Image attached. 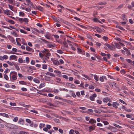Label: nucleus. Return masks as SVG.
<instances>
[{
	"label": "nucleus",
	"mask_w": 134,
	"mask_h": 134,
	"mask_svg": "<svg viewBox=\"0 0 134 134\" xmlns=\"http://www.w3.org/2000/svg\"><path fill=\"white\" fill-rule=\"evenodd\" d=\"M17 73L15 71H12L10 75V80L11 81L14 82L17 79Z\"/></svg>",
	"instance_id": "f257e3e1"
},
{
	"label": "nucleus",
	"mask_w": 134,
	"mask_h": 134,
	"mask_svg": "<svg viewBox=\"0 0 134 134\" xmlns=\"http://www.w3.org/2000/svg\"><path fill=\"white\" fill-rule=\"evenodd\" d=\"M41 52L44 53L47 59H49V57L51 56V53L49 52V50L47 49H44L43 50L41 51Z\"/></svg>",
	"instance_id": "f03ea898"
},
{
	"label": "nucleus",
	"mask_w": 134,
	"mask_h": 134,
	"mask_svg": "<svg viewBox=\"0 0 134 134\" xmlns=\"http://www.w3.org/2000/svg\"><path fill=\"white\" fill-rule=\"evenodd\" d=\"M37 91H39L40 92H52V89L50 88H44L43 90H41L40 91H39L38 90L36 89Z\"/></svg>",
	"instance_id": "7ed1b4c3"
},
{
	"label": "nucleus",
	"mask_w": 134,
	"mask_h": 134,
	"mask_svg": "<svg viewBox=\"0 0 134 134\" xmlns=\"http://www.w3.org/2000/svg\"><path fill=\"white\" fill-rule=\"evenodd\" d=\"M8 127L10 129H18V127L15 125L10 124H8L7 125Z\"/></svg>",
	"instance_id": "20e7f679"
},
{
	"label": "nucleus",
	"mask_w": 134,
	"mask_h": 134,
	"mask_svg": "<svg viewBox=\"0 0 134 134\" xmlns=\"http://www.w3.org/2000/svg\"><path fill=\"white\" fill-rule=\"evenodd\" d=\"M9 59L10 60L16 61L17 60V57L15 55H12L10 56Z\"/></svg>",
	"instance_id": "39448f33"
},
{
	"label": "nucleus",
	"mask_w": 134,
	"mask_h": 134,
	"mask_svg": "<svg viewBox=\"0 0 134 134\" xmlns=\"http://www.w3.org/2000/svg\"><path fill=\"white\" fill-rule=\"evenodd\" d=\"M46 44L47 47L49 48H52L55 47V45L52 44V42H51L48 41Z\"/></svg>",
	"instance_id": "423d86ee"
},
{
	"label": "nucleus",
	"mask_w": 134,
	"mask_h": 134,
	"mask_svg": "<svg viewBox=\"0 0 134 134\" xmlns=\"http://www.w3.org/2000/svg\"><path fill=\"white\" fill-rule=\"evenodd\" d=\"M66 85L69 87H70L71 88H74L76 87L75 86L74 84L68 82L66 83Z\"/></svg>",
	"instance_id": "0eeeda50"
},
{
	"label": "nucleus",
	"mask_w": 134,
	"mask_h": 134,
	"mask_svg": "<svg viewBox=\"0 0 134 134\" xmlns=\"http://www.w3.org/2000/svg\"><path fill=\"white\" fill-rule=\"evenodd\" d=\"M8 58V57L7 55H4L3 56L0 55V59L2 61L4 59L6 60Z\"/></svg>",
	"instance_id": "6e6552de"
},
{
	"label": "nucleus",
	"mask_w": 134,
	"mask_h": 134,
	"mask_svg": "<svg viewBox=\"0 0 134 134\" xmlns=\"http://www.w3.org/2000/svg\"><path fill=\"white\" fill-rule=\"evenodd\" d=\"M105 45L108 47L109 49L111 50H113L115 47L114 45L110 46L108 43H106L105 44Z\"/></svg>",
	"instance_id": "1a4fd4ad"
},
{
	"label": "nucleus",
	"mask_w": 134,
	"mask_h": 134,
	"mask_svg": "<svg viewBox=\"0 0 134 134\" xmlns=\"http://www.w3.org/2000/svg\"><path fill=\"white\" fill-rule=\"evenodd\" d=\"M35 9L41 11H42L43 10V8L39 5L36 6Z\"/></svg>",
	"instance_id": "9d476101"
},
{
	"label": "nucleus",
	"mask_w": 134,
	"mask_h": 134,
	"mask_svg": "<svg viewBox=\"0 0 134 134\" xmlns=\"http://www.w3.org/2000/svg\"><path fill=\"white\" fill-rule=\"evenodd\" d=\"M119 105V103L116 102H114L113 103L112 106L115 108H118V106Z\"/></svg>",
	"instance_id": "9b49d317"
},
{
	"label": "nucleus",
	"mask_w": 134,
	"mask_h": 134,
	"mask_svg": "<svg viewBox=\"0 0 134 134\" xmlns=\"http://www.w3.org/2000/svg\"><path fill=\"white\" fill-rule=\"evenodd\" d=\"M105 79L107 80V78L105 76H102L99 77V80L100 81L103 82L104 81Z\"/></svg>",
	"instance_id": "f8f14e48"
},
{
	"label": "nucleus",
	"mask_w": 134,
	"mask_h": 134,
	"mask_svg": "<svg viewBox=\"0 0 134 134\" xmlns=\"http://www.w3.org/2000/svg\"><path fill=\"white\" fill-rule=\"evenodd\" d=\"M18 123L20 124L21 125H23L24 124V120L21 118H20L19 120Z\"/></svg>",
	"instance_id": "ddd939ff"
},
{
	"label": "nucleus",
	"mask_w": 134,
	"mask_h": 134,
	"mask_svg": "<svg viewBox=\"0 0 134 134\" xmlns=\"http://www.w3.org/2000/svg\"><path fill=\"white\" fill-rule=\"evenodd\" d=\"M0 115L4 117L9 118V116L7 114L5 113H0Z\"/></svg>",
	"instance_id": "4468645a"
},
{
	"label": "nucleus",
	"mask_w": 134,
	"mask_h": 134,
	"mask_svg": "<svg viewBox=\"0 0 134 134\" xmlns=\"http://www.w3.org/2000/svg\"><path fill=\"white\" fill-rule=\"evenodd\" d=\"M46 85L45 83L43 82L41 83L39 86H38V88L40 89L44 87Z\"/></svg>",
	"instance_id": "2eb2a0df"
},
{
	"label": "nucleus",
	"mask_w": 134,
	"mask_h": 134,
	"mask_svg": "<svg viewBox=\"0 0 134 134\" xmlns=\"http://www.w3.org/2000/svg\"><path fill=\"white\" fill-rule=\"evenodd\" d=\"M44 36L47 39H50L51 38V34L49 33L45 35Z\"/></svg>",
	"instance_id": "dca6fc26"
},
{
	"label": "nucleus",
	"mask_w": 134,
	"mask_h": 134,
	"mask_svg": "<svg viewBox=\"0 0 134 134\" xmlns=\"http://www.w3.org/2000/svg\"><path fill=\"white\" fill-rule=\"evenodd\" d=\"M18 62L20 63H25V60H23L21 58H19L18 59Z\"/></svg>",
	"instance_id": "f3484780"
},
{
	"label": "nucleus",
	"mask_w": 134,
	"mask_h": 134,
	"mask_svg": "<svg viewBox=\"0 0 134 134\" xmlns=\"http://www.w3.org/2000/svg\"><path fill=\"white\" fill-rule=\"evenodd\" d=\"M9 11L10 10L7 9L3 10V12L4 13L7 15H10Z\"/></svg>",
	"instance_id": "a211bd4d"
},
{
	"label": "nucleus",
	"mask_w": 134,
	"mask_h": 134,
	"mask_svg": "<svg viewBox=\"0 0 134 134\" xmlns=\"http://www.w3.org/2000/svg\"><path fill=\"white\" fill-rule=\"evenodd\" d=\"M96 120L93 119H91L89 121V122L91 124H93L94 123H96Z\"/></svg>",
	"instance_id": "6ab92c4d"
},
{
	"label": "nucleus",
	"mask_w": 134,
	"mask_h": 134,
	"mask_svg": "<svg viewBox=\"0 0 134 134\" xmlns=\"http://www.w3.org/2000/svg\"><path fill=\"white\" fill-rule=\"evenodd\" d=\"M54 72L57 74L58 76H61V72L59 71L55 70L54 71Z\"/></svg>",
	"instance_id": "aec40b11"
},
{
	"label": "nucleus",
	"mask_w": 134,
	"mask_h": 134,
	"mask_svg": "<svg viewBox=\"0 0 134 134\" xmlns=\"http://www.w3.org/2000/svg\"><path fill=\"white\" fill-rule=\"evenodd\" d=\"M21 42L24 45H27V43L24 39L23 38H21Z\"/></svg>",
	"instance_id": "412c9836"
},
{
	"label": "nucleus",
	"mask_w": 134,
	"mask_h": 134,
	"mask_svg": "<svg viewBox=\"0 0 134 134\" xmlns=\"http://www.w3.org/2000/svg\"><path fill=\"white\" fill-rule=\"evenodd\" d=\"M26 49L27 51H34V50L32 48L28 46H26Z\"/></svg>",
	"instance_id": "4be33fe9"
},
{
	"label": "nucleus",
	"mask_w": 134,
	"mask_h": 134,
	"mask_svg": "<svg viewBox=\"0 0 134 134\" xmlns=\"http://www.w3.org/2000/svg\"><path fill=\"white\" fill-rule=\"evenodd\" d=\"M93 21L97 22H98L100 23H102L97 18H94L93 19Z\"/></svg>",
	"instance_id": "5701e85b"
},
{
	"label": "nucleus",
	"mask_w": 134,
	"mask_h": 134,
	"mask_svg": "<svg viewBox=\"0 0 134 134\" xmlns=\"http://www.w3.org/2000/svg\"><path fill=\"white\" fill-rule=\"evenodd\" d=\"M114 44L117 48L118 49L121 48V46L120 45L119 43L115 42Z\"/></svg>",
	"instance_id": "b1692460"
},
{
	"label": "nucleus",
	"mask_w": 134,
	"mask_h": 134,
	"mask_svg": "<svg viewBox=\"0 0 134 134\" xmlns=\"http://www.w3.org/2000/svg\"><path fill=\"white\" fill-rule=\"evenodd\" d=\"M35 83H40V80L37 78H34L33 79Z\"/></svg>",
	"instance_id": "393cba45"
},
{
	"label": "nucleus",
	"mask_w": 134,
	"mask_h": 134,
	"mask_svg": "<svg viewBox=\"0 0 134 134\" xmlns=\"http://www.w3.org/2000/svg\"><path fill=\"white\" fill-rule=\"evenodd\" d=\"M53 63L56 65L60 64L59 62L57 60H54L53 62Z\"/></svg>",
	"instance_id": "a878e982"
},
{
	"label": "nucleus",
	"mask_w": 134,
	"mask_h": 134,
	"mask_svg": "<svg viewBox=\"0 0 134 134\" xmlns=\"http://www.w3.org/2000/svg\"><path fill=\"white\" fill-rule=\"evenodd\" d=\"M111 131L113 132H116L117 131V130L116 128L114 127H112L111 129Z\"/></svg>",
	"instance_id": "bb28decb"
},
{
	"label": "nucleus",
	"mask_w": 134,
	"mask_h": 134,
	"mask_svg": "<svg viewBox=\"0 0 134 134\" xmlns=\"http://www.w3.org/2000/svg\"><path fill=\"white\" fill-rule=\"evenodd\" d=\"M52 92H54L56 93H57L59 92V91L58 89H54L53 90H52Z\"/></svg>",
	"instance_id": "cd10ccee"
},
{
	"label": "nucleus",
	"mask_w": 134,
	"mask_h": 134,
	"mask_svg": "<svg viewBox=\"0 0 134 134\" xmlns=\"http://www.w3.org/2000/svg\"><path fill=\"white\" fill-rule=\"evenodd\" d=\"M82 76L84 77H85L88 80H90L91 79L88 76L85 75V74H82Z\"/></svg>",
	"instance_id": "c85d7f7f"
},
{
	"label": "nucleus",
	"mask_w": 134,
	"mask_h": 134,
	"mask_svg": "<svg viewBox=\"0 0 134 134\" xmlns=\"http://www.w3.org/2000/svg\"><path fill=\"white\" fill-rule=\"evenodd\" d=\"M11 34L13 36H14L16 37H17L18 36V35L15 32L13 31V32H11Z\"/></svg>",
	"instance_id": "c756f323"
},
{
	"label": "nucleus",
	"mask_w": 134,
	"mask_h": 134,
	"mask_svg": "<svg viewBox=\"0 0 134 134\" xmlns=\"http://www.w3.org/2000/svg\"><path fill=\"white\" fill-rule=\"evenodd\" d=\"M25 14L22 12H20L19 13V16H21L23 17L24 16Z\"/></svg>",
	"instance_id": "7c9ffc66"
},
{
	"label": "nucleus",
	"mask_w": 134,
	"mask_h": 134,
	"mask_svg": "<svg viewBox=\"0 0 134 134\" xmlns=\"http://www.w3.org/2000/svg\"><path fill=\"white\" fill-rule=\"evenodd\" d=\"M116 84L114 82H111L110 84V85L112 87H113L114 86L116 87Z\"/></svg>",
	"instance_id": "2f4dec72"
},
{
	"label": "nucleus",
	"mask_w": 134,
	"mask_h": 134,
	"mask_svg": "<svg viewBox=\"0 0 134 134\" xmlns=\"http://www.w3.org/2000/svg\"><path fill=\"white\" fill-rule=\"evenodd\" d=\"M8 6L9 7V8L12 10L13 11L14 7L13 6L10 5L9 4H8Z\"/></svg>",
	"instance_id": "473e14b6"
},
{
	"label": "nucleus",
	"mask_w": 134,
	"mask_h": 134,
	"mask_svg": "<svg viewBox=\"0 0 134 134\" xmlns=\"http://www.w3.org/2000/svg\"><path fill=\"white\" fill-rule=\"evenodd\" d=\"M55 99H57L59 100H63V99L60 97L58 96H56L55 97Z\"/></svg>",
	"instance_id": "72a5a7b5"
},
{
	"label": "nucleus",
	"mask_w": 134,
	"mask_h": 134,
	"mask_svg": "<svg viewBox=\"0 0 134 134\" xmlns=\"http://www.w3.org/2000/svg\"><path fill=\"white\" fill-rule=\"evenodd\" d=\"M45 125L44 124H40L39 125V127L40 129H41L42 127H45Z\"/></svg>",
	"instance_id": "f704fd0d"
},
{
	"label": "nucleus",
	"mask_w": 134,
	"mask_h": 134,
	"mask_svg": "<svg viewBox=\"0 0 134 134\" xmlns=\"http://www.w3.org/2000/svg\"><path fill=\"white\" fill-rule=\"evenodd\" d=\"M42 68L43 69H46L47 68V65L46 64H42Z\"/></svg>",
	"instance_id": "c9c22d12"
},
{
	"label": "nucleus",
	"mask_w": 134,
	"mask_h": 134,
	"mask_svg": "<svg viewBox=\"0 0 134 134\" xmlns=\"http://www.w3.org/2000/svg\"><path fill=\"white\" fill-rule=\"evenodd\" d=\"M59 90L60 91H65L66 92L68 91V90L67 89H65V88H60L59 89Z\"/></svg>",
	"instance_id": "e433bc0d"
},
{
	"label": "nucleus",
	"mask_w": 134,
	"mask_h": 134,
	"mask_svg": "<svg viewBox=\"0 0 134 134\" xmlns=\"http://www.w3.org/2000/svg\"><path fill=\"white\" fill-rule=\"evenodd\" d=\"M94 79L97 81L99 80V77H98L95 74L94 75Z\"/></svg>",
	"instance_id": "4c0bfd02"
},
{
	"label": "nucleus",
	"mask_w": 134,
	"mask_h": 134,
	"mask_svg": "<svg viewBox=\"0 0 134 134\" xmlns=\"http://www.w3.org/2000/svg\"><path fill=\"white\" fill-rule=\"evenodd\" d=\"M25 61L27 64L29 63L30 62L29 58V57H26L25 58Z\"/></svg>",
	"instance_id": "58836bf2"
},
{
	"label": "nucleus",
	"mask_w": 134,
	"mask_h": 134,
	"mask_svg": "<svg viewBox=\"0 0 134 134\" xmlns=\"http://www.w3.org/2000/svg\"><path fill=\"white\" fill-rule=\"evenodd\" d=\"M19 83L21 85H25L26 83L25 82L21 81H19Z\"/></svg>",
	"instance_id": "ea45409f"
},
{
	"label": "nucleus",
	"mask_w": 134,
	"mask_h": 134,
	"mask_svg": "<svg viewBox=\"0 0 134 134\" xmlns=\"http://www.w3.org/2000/svg\"><path fill=\"white\" fill-rule=\"evenodd\" d=\"M39 55L42 59H44V57H43L44 55L42 54L41 53H40L39 54Z\"/></svg>",
	"instance_id": "a19ab883"
},
{
	"label": "nucleus",
	"mask_w": 134,
	"mask_h": 134,
	"mask_svg": "<svg viewBox=\"0 0 134 134\" xmlns=\"http://www.w3.org/2000/svg\"><path fill=\"white\" fill-rule=\"evenodd\" d=\"M19 134H29L27 132L21 131H20L19 133Z\"/></svg>",
	"instance_id": "79ce46f5"
},
{
	"label": "nucleus",
	"mask_w": 134,
	"mask_h": 134,
	"mask_svg": "<svg viewBox=\"0 0 134 134\" xmlns=\"http://www.w3.org/2000/svg\"><path fill=\"white\" fill-rule=\"evenodd\" d=\"M4 78L6 80H7L9 79V77L7 76V75L6 74H4L3 75Z\"/></svg>",
	"instance_id": "37998d69"
},
{
	"label": "nucleus",
	"mask_w": 134,
	"mask_h": 134,
	"mask_svg": "<svg viewBox=\"0 0 134 134\" xmlns=\"http://www.w3.org/2000/svg\"><path fill=\"white\" fill-rule=\"evenodd\" d=\"M8 22L11 24H15L14 22L11 19H9Z\"/></svg>",
	"instance_id": "c03bdc74"
},
{
	"label": "nucleus",
	"mask_w": 134,
	"mask_h": 134,
	"mask_svg": "<svg viewBox=\"0 0 134 134\" xmlns=\"http://www.w3.org/2000/svg\"><path fill=\"white\" fill-rule=\"evenodd\" d=\"M14 65L15 66V68L16 69L18 70H20V68L19 66L17 64H14Z\"/></svg>",
	"instance_id": "a18cd8bd"
},
{
	"label": "nucleus",
	"mask_w": 134,
	"mask_h": 134,
	"mask_svg": "<svg viewBox=\"0 0 134 134\" xmlns=\"http://www.w3.org/2000/svg\"><path fill=\"white\" fill-rule=\"evenodd\" d=\"M20 32L22 33H24V34H27V32L26 31H25L23 30L20 29Z\"/></svg>",
	"instance_id": "49530a36"
},
{
	"label": "nucleus",
	"mask_w": 134,
	"mask_h": 134,
	"mask_svg": "<svg viewBox=\"0 0 134 134\" xmlns=\"http://www.w3.org/2000/svg\"><path fill=\"white\" fill-rule=\"evenodd\" d=\"M47 74L51 76L55 77V75L53 73L48 72Z\"/></svg>",
	"instance_id": "de8ad7c7"
},
{
	"label": "nucleus",
	"mask_w": 134,
	"mask_h": 134,
	"mask_svg": "<svg viewBox=\"0 0 134 134\" xmlns=\"http://www.w3.org/2000/svg\"><path fill=\"white\" fill-rule=\"evenodd\" d=\"M47 58H46V57L44 58V59H43V60L42 62L43 63H46L47 62H48V60L47 59Z\"/></svg>",
	"instance_id": "09e8293b"
},
{
	"label": "nucleus",
	"mask_w": 134,
	"mask_h": 134,
	"mask_svg": "<svg viewBox=\"0 0 134 134\" xmlns=\"http://www.w3.org/2000/svg\"><path fill=\"white\" fill-rule=\"evenodd\" d=\"M65 102L69 103L70 104H74V102L72 101H64Z\"/></svg>",
	"instance_id": "8fccbe9b"
},
{
	"label": "nucleus",
	"mask_w": 134,
	"mask_h": 134,
	"mask_svg": "<svg viewBox=\"0 0 134 134\" xmlns=\"http://www.w3.org/2000/svg\"><path fill=\"white\" fill-rule=\"evenodd\" d=\"M7 63L8 64L12 66L13 64V62H11L9 61H7Z\"/></svg>",
	"instance_id": "3c124183"
},
{
	"label": "nucleus",
	"mask_w": 134,
	"mask_h": 134,
	"mask_svg": "<svg viewBox=\"0 0 134 134\" xmlns=\"http://www.w3.org/2000/svg\"><path fill=\"white\" fill-rule=\"evenodd\" d=\"M89 128L90 132H91V131L94 129V127L92 126H90L89 127Z\"/></svg>",
	"instance_id": "603ef678"
},
{
	"label": "nucleus",
	"mask_w": 134,
	"mask_h": 134,
	"mask_svg": "<svg viewBox=\"0 0 134 134\" xmlns=\"http://www.w3.org/2000/svg\"><path fill=\"white\" fill-rule=\"evenodd\" d=\"M8 3L11 4H13L14 0H8Z\"/></svg>",
	"instance_id": "864d4df0"
},
{
	"label": "nucleus",
	"mask_w": 134,
	"mask_h": 134,
	"mask_svg": "<svg viewBox=\"0 0 134 134\" xmlns=\"http://www.w3.org/2000/svg\"><path fill=\"white\" fill-rule=\"evenodd\" d=\"M121 19L124 20H125L126 19L125 18V15L124 14H122L121 15Z\"/></svg>",
	"instance_id": "5fc2aeb1"
},
{
	"label": "nucleus",
	"mask_w": 134,
	"mask_h": 134,
	"mask_svg": "<svg viewBox=\"0 0 134 134\" xmlns=\"http://www.w3.org/2000/svg\"><path fill=\"white\" fill-rule=\"evenodd\" d=\"M9 71L10 70L8 68H6L5 69V71H4V73L6 74L7 73L9 72Z\"/></svg>",
	"instance_id": "6e6d98bb"
},
{
	"label": "nucleus",
	"mask_w": 134,
	"mask_h": 134,
	"mask_svg": "<svg viewBox=\"0 0 134 134\" xmlns=\"http://www.w3.org/2000/svg\"><path fill=\"white\" fill-rule=\"evenodd\" d=\"M18 118L17 117H15L14 118L13 120V121L15 122H17L18 120Z\"/></svg>",
	"instance_id": "4d7b16f0"
},
{
	"label": "nucleus",
	"mask_w": 134,
	"mask_h": 134,
	"mask_svg": "<svg viewBox=\"0 0 134 134\" xmlns=\"http://www.w3.org/2000/svg\"><path fill=\"white\" fill-rule=\"evenodd\" d=\"M23 20V22H25L26 23H27L28 22V19L26 18H24Z\"/></svg>",
	"instance_id": "13d9d810"
},
{
	"label": "nucleus",
	"mask_w": 134,
	"mask_h": 134,
	"mask_svg": "<svg viewBox=\"0 0 134 134\" xmlns=\"http://www.w3.org/2000/svg\"><path fill=\"white\" fill-rule=\"evenodd\" d=\"M77 49L78 52V53H81L82 52V50L81 49H80L79 48H77Z\"/></svg>",
	"instance_id": "bf43d9fd"
},
{
	"label": "nucleus",
	"mask_w": 134,
	"mask_h": 134,
	"mask_svg": "<svg viewBox=\"0 0 134 134\" xmlns=\"http://www.w3.org/2000/svg\"><path fill=\"white\" fill-rule=\"evenodd\" d=\"M45 80L46 81H50V79L49 77H46L45 78Z\"/></svg>",
	"instance_id": "052dcab7"
},
{
	"label": "nucleus",
	"mask_w": 134,
	"mask_h": 134,
	"mask_svg": "<svg viewBox=\"0 0 134 134\" xmlns=\"http://www.w3.org/2000/svg\"><path fill=\"white\" fill-rule=\"evenodd\" d=\"M74 82L77 84H79L80 83V82L79 81L77 80H75L74 81Z\"/></svg>",
	"instance_id": "680f3d73"
},
{
	"label": "nucleus",
	"mask_w": 134,
	"mask_h": 134,
	"mask_svg": "<svg viewBox=\"0 0 134 134\" xmlns=\"http://www.w3.org/2000/svg\"><path fill=\"white\" fill-rule=\"evenodd\" d=\"M87 38H88L90 39L91 40H93L92 37L91 36H90V35H87Z\"/></svg>",
	"instance_id": "e2e57ef3"
},
{
	"label": "nucleus",
	"mask_w": 134,
	"mask_h": 134,
	"mask_svg": "<svg viewBox=\"0 0 134 134\" xmlns=\"http://www.w3.org/2000/svg\"><path fill=\"white\" fill-rule=\"evenodd\" d=\"M103 122L104 123L105 125H107L109 124V122L107 121H104Z\"/></svg>",
	"instance_id": "0e129e2a"
},
{
	"label": "nucleus",
	"mask_w": 134,
	"mask_h": 134,
	"mask_svg": "<svg viewBox=\"0 0 134 134\" xmlns=\"http://www.w3.org/2000/svg\"><path fill=\"white\" fill-rule=\"evenodd\" d=\"M27 79L30 80H31L33 79V77L31 76H29L27 77Z\"/></svg>",
	"instance_id": "69168bd1"
},
{
	"label": "nucleus",
	"mask_w": 134,
	"mask_h": 134,
	"mask_svg": "<svg viewBox=\"0 0 134 134\" xmlns=\"http://www.w3.org/2000/svg\"><path fill=\"white\" fill-rule=\"evenodd\" d=\"M103 39L105 41H106L108 40V38L106 36H103L102 37Z\"/></svg>",
	"instance_id": "338daca9"
},
{
	"label": "nucleus",
	"mask_w": 134,
	"mask_h": 134,
	"mask_svg": "<svg viewBox=\"0 0 134 134\" xmlns=\"http://www.w3.org/2000/svg\"><path fill=\"white\" fill-rule=\"evenodd\" d=\"M23 19L22 18H19L18 20L21 23H22L23 22Z\"/></svg>",
	"instance_id": "774afa93"
}]
</instances>
